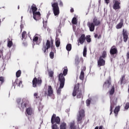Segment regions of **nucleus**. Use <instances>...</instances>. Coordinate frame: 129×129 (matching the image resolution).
I'll list each match as a JSON object with an SVG mask.
<instances>
[{
  "instance_id": "obj_1",
  "label": "nucleus",
  "mask_w": 129,
  "mask_h": 129,
  "mask_svg": "<svg viewBox=\"0 0 129 129\" xmlns=\"http://www.w3.org/2000/svg\"><path fill=\"white\" fill-rule=\"evenodd\" d=\"M100 24V21L97 20V18H94L92 22H88L87 26L89 28L90 32H93L95 28V26H99Z\"/></svg>"
},
{
  "instance_id": "obj_2",
  "label": "nucleus",
  "mask_w": 129,
  "mask_h": 129,
  "mask_svg": "<svg viewBox=\"0 0 129 129\" xmlns=\"http://www.w3.org/2000/svg\"><path fill=\"white\" fill-rule=\"evenodd\" d=\"M60 118L58 116L56 117V114H53L51 119L52 123V129H58L57 124H60Z\"/></svg>"
},
{
  "instance_id": "obj_3",
  "label": "nucleus",
  "mask_w": 129,
  "mask_h": 129,
  "mask_svg": "<svg viewBox=\"0 0 129 129\" xmlns=\"http://www.w3.org/2000/svg\"><path fill=\"white\" fill-rule=\"evenodd\" d=\"M28 103H29V101L27 98H23L22 99H17L18 106L20 109H24L27 106Z\"/></svg>"
},
{
  "instance_id": "obj_4",
  "label": "nucleus",
  "mask_w": 129,
  "mask_h": 129,
  "mask_svg": "<svg viewBox=\"0 0 129 129\" xmlns=\"http://www.w3.org/2000/svg\"><path fill=\"white\" fill-rule=\"evenodd\" d=\"M58 80L60 82V86L57 90V94H60V93H61V89L64 87V84H65V78H64L62 74L59 75Z\"/></svg>"
},
{
  "instance_id": "obj_5",
  "label": "nucleus",
  "mask_w": 129,
  "mask_h": 129,
  "mask_svg": "<svg viewBox=\"0 0 129 129\" xmlns=\"http://www.w3.org/2000/svg\"><path fill=\"white\" fill-rule=\"evenodd\" d=\"M51 6L53 8V12L54 16L58 17L59 14H60V10L59 9V6H58V3L56 2H52Z\"/></svg>"
},
{
  "instance_id": "obj_6",
  "label": "nucleus",
  "mask_w": 129,
  "mask_h": 129,
  "mask_svg": "<svg viewBox=\"0 0 129 129\" xmlns=\"http://www.w3.org/2000/svg\"><path fill=\"white\" fill-rule=\"evenodd\" d=\"M76 95L78 98H80L82 95L81 92L79 91V84H77L75 85L73 92V96L75 97Z\"/></svg>"
},
{
  "instance_id": "obj_7",
  "label": "nucleus",
  "mask_w": 129,
  "mask_h": 129,
  "mask_svg": "<svg viewBox=\"0 0 129 129\" xmlns=\"http://www.w3.org/2000/svg\"><path fill=\"white\" fill-rule=\"evenodd\" d=\"M51 47V42L49 40H47L46 43H45V45H44L42 48V50L44 51V53H46L48 52V49H50Z\"/></svg>"
},
{
  "instance_id": "obj_8",
  "label": "nucleus",
  "mask_w": 129,
  "mask_h": 129,
  "mask_svg": "<svg viewBox=\"0 0 129 129\" xmlns=\"http://www.w3.org/2000/svg\"><path fill=\"white\" fill-rule=\"evenodd\" d=\"M33 86V87H36L37 85H41V83H42V80L41 79H37L36 78H35L32 81Z\"/></svg>"
},
{
  "instance_id": "obj_9",
  "label": "nucleus",
  "mask_w": 129,
  "mask_h": 129,
  "mask_svg": "<svg viewBox=\"0 0 129 129\" xmlns=\"http://www.w3.org/2000/svg\"><path fill=\"white\" fill-rule=\"evenodd\" d=\"M84 117V110H81L79 112V114L77 117L78 121H80L82 120V118Z\"/></svg>"
},
{
  "instance_id": "obj_10",
  "label": "nucleus",
  "mask_w": 129,
  "mask_h": 129,
  "mask_svg": "<svg viewBox=\"0 0 129 129\" xmlns=\"http://www.w3.org/2000/svg\"><path fill=\"white\" fill-rule=\"evenodd\" d=\"M45 95H47L48 96H50L51 94H53V89H52V87L51 86H48L47 88V92H45Z\"/></svg>"
},
{
  "instance_id": "obj_11",
  "label": "nucleus",
  "mask_w": 129,
  "mask_h": 129,
  "mask_svg": "<svg viewBox=\"0 0 129 129\" xmlns=\"http://www.w3.org/2000/svg\"><path fill=\"white\" fill-rule=\"evenodd\" d=\"M85 41V35L82 34L79 39L78 40V43H80L81 45L84 43ZM78 46H79V43H78Z\"/></svg>"
},
{
  "instance_id": "obj_12",
  "label": "nucleus",
  "mask_w": 129,
  "mask_h": 129,
  "mask_svg": "<svg viewBox=\"0 0 129 129\" xmlns=\"http://www.w3.org/2000/svg\"><path fill=\"white\" fill-rule=\"evenodd\" d=\"M33 17L34 20L35 21H38L39 19H40V17H41V13L39 12H36L33 14Z\"/></svg>"
},
{
  "instance_id": "obj_13",
  "label": "nucleus",
  "mask_w": 129,
  "mask_h": 129,
  "mask_svg": "<svg viewBox=\"0 0 129 129\" xmlns=\"http://www.w3.org/2000/svg\"><path fill=\"white\" fill-rule=\"evenodd\" d=\"M122 36H123V39L124 42H126L128 38L127 36V31H126V30L123 29Z\"/></svg>"
},
{
  "instance_id": "obj_14",
  "label": "nucleus",
  "mask_w": 129,
  "mask_h": 129,
  "mask_svg": "<svg viewBox=\"0 0 129 129\" xmlns=\"http://www.w3.org/2000/svg\"><path fill=\"white\" fill-rule=\"evenodd\" d=\"M105 64V61L104 60L103 58L99 57V60H98V66L100 67V66H104Z\"/></svg>"
},
{
  "instance_id": "obj_15",
  "label": "nucleus",
  "mask_w": 129,
  "mask_h": 129,
  "mask_svg": "<svg viewBox=\"0 0 129 129\" xmlns=\"http://www.w3.org/2000/svg\"><path fill=\"white\" fill-rule=\"evenodd\" d=\"M119 5H120V3H119V2L115 1V3L114 4V5L113 6V9L114 10H118V9L120 8Z\"/></svg>"
},
{
  "instance_id": "obj_16",
  "label": "nucleus",
  "mask_w": 129,
  "mask_h": 129,
  "mask_svg": "<svg viewBox=\"0 0 129 129\" xmlns=\"http://www.w3.org/2000/svg\"><path fill=\"white\" fill-rule=\"evenodd\" d=\"M70 129H79L78 126L75 125V122L73 121L70 124Z\"/></svg>"
},
{
  "instance_id": "obj_17",
  "label": "nucleus",
  "mask_w": 129,
  "mask_h": 129,
  "mask_svg": "<svg viewBox=\"0 0 129 129\" xmlns=\"http://www.w3.org/2000/svg\"><path fill=\"white\" fill-rule=\"evenodd\" d=\"M110 53L111 55H114V54H116L117 53V49H116L114 46L112 47L110 50Z\"/></svg>"
},
{
  "instance_id": "obj_18",
  "label": "nucleus",
  "mask_w": 129,
  "mask_h": 129,
  "mask_svg": "<svg viewBox=\"0 0 129 129\" xmlns=\"http://www.w3.org/2000/svg\"><path fill=\"white\" fill-rule=\"evenodd\" d=\"M109 86H110V82L107 80L104 83L103 85V87L104 88H109Z\"/></svg>"
},
{
  "instance_id": "obj_19",
  "label": "nucleus",
  "mask_w": 129,
  "mask_h": 129,
  "mask_svg": "<svg viewBox=\"0 0 129 129\" xmlns=\"http://www.w3.org/2000/svg\"><path fill=\"white\" fill-rule=\"evenodd\" d=\"M31 10L32 11L33 14H34V13L35 14L36 13H38V12H37V7H36V5H33L31 6Z\"/></svg>"
},
{
  "instance_id": "obj_20",
  "label": "nucleus",
  "mask_w": 129,
  "mask_h": 129,
  "mask_svg": "<svg viewBox=\"0 0 129 129\" xmlns=\"http://www.w3.org/2000/svg\"><path fill=\"white\" fill-rule=\"evenodd\" d=\"M26 112L28 115H32L33 114V110L31 108H28L26 109Z\"/></svg>"
},
{
  "instance_id": "obj_21",
  "label": "nucleus",
  "mask_w": 129,
  "mask_h": 129,
  "mask_svg": "<svg viewBox=\"0 0 129 129\" xmlns=\"http://www.w3.org/2000/svg\"><path fill=\"white\" fill-rule=\"evenodd\" d=\"M60 38H55V45L56 47H58L60 46Z\"/></svg>"
},
{
  "instance_id": "obj_22",
  "label": "nucleus",
  "mask_w": 129,
  "mask_h": 129,
  "mask_svg": "<svg viewBox=\"0 0 129 129\" xmlns=\"http://www.w3.org/2000/svg\"><path fill=\"white\" fill-rule=\"evenodd\" d=\"M40 37V35L39 34H36L33 38V42H37L38 40H39V37Z\"/></svg>"
},
{
  "instance_id": "obj_23",
  "label": "nucleus",
  "mask_w": 129,
  "mask_h": 129,
  "mask_svg": "<svg viewBox=\"0 0 129 129\" xmlns=\"http://www.w3.org/2000/svg\"><path fill=\"white\" fill-rule=\"evenodd\" d=\"M66 49L67 51H70L72 49V45L70 43L68 44L66 46Z\"/></svg>"
},
{
  "instance_id": "obj_24",
  "label": "nucleus",
  "mask_w": 129,
  "mask_h": 129,
  "mask_svg": "<svg viewBox=\"0 0 129 129\" xmlns=\"http://www.w3.org/2000/svg\"><path fill=\"white\" fill-rule=\"evenodd\" d=\"M118 111H119V107L117 106L115 108L114 110V113H115V115L116 116H117V113H118Z\"/></svg>"
},
{
  "instance_id": "obj_25",
  "label": "nucleus",
  "mask_w": 129,
  "mask_h": 129,
  "mask_svg": "<svg viewBox=\"0 0 129 129\" xmlns=\"http://www.w3.org/2000/svg\"><path fill=\"white\" fill-rule=\"evenodd\" d=\"M80 79L81 80H83V79H84V72H83V70H82L81 72V74L80 76Z\"/></svg>"
},
{
  "instance_id": "obj_26",
  "label": "nucleus",
  "mask_w": 129,
  "mask_h": 129,
  "mask_svg": "<svg viewBox=\"0 0 129 129\" xmlns=\"http://www.w3.org/2000/svg\"><path fill=\"white\" fill-rule=\"evenodd\" d=\"M68 72V69H67V67H64V70L63 71V74H61L63 75H64V76H66V75H67V73Z\"/></svg>"
},
{
  "instance_id": "obj_27",
  "label": "nucleus",
  "mask_w": 129,
  "mask_h": 129,
  "mask_svg": "<svg viewBox=\"0 0 129 129\" xmlns=\"http://www.w3.org/2000/svg\"><path fill=\"white\" fill-rule=\"evenodd\" d=\"M87 54V48H86V46H84V50H83V56L84 57H86V55Z\"/></svg>"
},
{
  "instance_id": "obj_28",
  "label": "nucleus",
  "mask_w": 129,
  "mask_h": 129,
  "mask_svg": "<svg viewBox=\"0 0 129 129\" xmlns=\"http://www.w3.org/2000/svg\"><path fill=\"white\" fill-rule=\"evenodd\" d=\"M26 38H27V32L26 31H24L22 34V40H24V39L25 40Z\"/></svg>"
},
{
  "instance_id": "obj_29",
  "label": "nucleus",
  "mask_w": 129,
  "mask_h": 129,
  "mask_svg": "<svg viewBox=\"0 0 129 129\" xmlns=\"http://www.w3.org/2000/svg\"><path fill=\"white\" fill-rule=\"evenodd\" d=\"M72 23L73 25H77V19L76 17H74L72 20Z\"/></svg>"
},
{
  "instance_id": "obj_30",
  "label": "nucleus",
  "mask_w": 129,
  "mask_h": 129,
  "mask_svg": "<svg viewBox=\"0 0 129 129\" xmlns=\"http://www.w3.org/2000/svg\"><path fill=\"white\" fill-rule=\"evenodd\" d=\"M113 106V101L112 100H111V105H110V114H111L112 113V107Z\"/></svg>"
},
{
  "instance_id": "obj_31",
  "label": "nucleus",
  "mask_w": 129,
  "mask_h": 129,
  "mask_svg": "<svg viewBox=\"0 0 129 129\" xmlns=\"http://www.w3.org/2000/svg\"><path fill=\"white\" fill-rule=\"evenodd\" d=\"M122 25H123V23L122 22H120L116 26V29H121V28L122 27Z\"/></svg>"
},
{
  "instance_id": "obj_32",
  "label": "nucleus",
  "mask_w": 129,
  "mask_h": 129,
  "mask_svg": "<svg viewBox=\"0 0 129 129\" xmlns=\"http://www.w3.org/2000/svg\"><path fill=\"white\" fill-rule=\"evenodd\" d=\"M56 35V38H59V36H61V30H60L59 29L58 30H57Z\"/></svg>"
},
{
  "instance_id": "obj_33",
  "label": "nucleus",
  "mask_w": 129,
  "mask_h": 129,
  "mask_svg": "<svg viewBox=\"0 0 129 129\" xmlns=\"http://www.w3.org/2000/svg\"><path fill=\"white\" fill-rule=\"evenodd\" d=\"M124 76H122L121 78L120 79V81H119V83L121 85L122 83H123V81H124Z\"/></svg>"
},
{
  "instance_id": "obj_34",
  "label": "nucleus",
  "mask_w": 129,
  "mask_h": 129,
  "mask_svg": "<svg viewBox=\"0 0 129 129\" xmlns=\"http://www.w3.org/2000/svg\"><path fill=\"white\" fill-rule=\"evenodd\" d=\"M60 129H66V123H61L60 124Z\"/></svg>"
},
{
  "instance_id": "obj_35",
  "label": "nucleus",
  "mask_w": 129,
  "mask_h": 129,
  "mask_svg": "<svg viewBox=\"0 0 129 129\" xmlns=\"http://www.w3.org/2000/svg\"><path fill=\"white\" fill-rule=\"evenodd\" d=\"M75 63L76 65H78L79 63H80V59H79V57H77L75 59Z\"/></svg>"
},
{
  "instance_id": "obj_36",
  "label": "nucleus",
  "mask_w": 129,
  "mask_h": 129,
  "mask_svg": "<svg viewBox=\"0 0 129 129\" xmlns=\"http://www.w3.org/2000/svg\"><path fill=\"white\" fill-rule=\"evenodd\" d=\"M21 74H22V72L21 71V70H19L16 72V77H17V78H19V77L21 76Z\"/></svg>"
},
{
  "instance_id": "obj_37",
  "label": "nucleus",
  "mask_w": 129,
  "mask_h": 129,
  "mask_svg": "<svg viewBox=\"0 0 129 129\" xmlns=\"http://www.w3.org/2000/svg\"><path fill=\"white\" fill-rule=\"evenodd\" d=\"M114 93V87H112L109 91L110 95H112Z\"/></svg>"
},
{
  "instance_id": "obj_38",
  "label": "nucleus",
  "mask_w": 129,
  "mask_h": 129,
  "mask_svg": "<svg viewBox=\"0 0 129 129\" xmlns=\"http://www.w3.org/2000/svg\"><path fill=\"white\" fill-rule=\"evenodd\" d=\"M106 57V51H103L102 56H101L100 57H101L102 59H104Z\"/></svg>"
},
{
  "instance_id": "obj_39",
  "label": "nucleus",
  "mask_w": 129,
  "mask_h": 129,
  "mask_svg": "<svg viewBox=\"0 0 129 129\" xmlns=\"http://www.w3.org/2000/svg\"><path fill=\"white\" fill-rule=\"evenodd\" d=\"M12 46H13V41L9 40L8 42V47H9V48H11Z\"/></svg>"
},
{
  "instance_id": "obj_40",
  "label": "nucleus",
  "mask_w": 129,
  "mask_h": 129,
  "mask_svg": "<svg viewBox=\"0 0 129 129\" xmlns=\"http://www.w3.org/2000/svg\"><path fill=\"white\" fill-rule=\"evenodd\" d=\"M4 77H0V87L2 86V85L3 84V83H4Z\"/></svg>"
},
{
  "instance_id": "obj_41",
  "label": "nucleus",
  "mask_w": 129,
  "mask_h": 129,
  "mask_svg": "<svg viewBox=\"0 0 129 129\" xmlns=\"http://www.w3.org/2000/svg\"><path fill=\"white\" fill-rule=\"evenodd\" d=\"M49 56L51 59H54V52H50L49 53Z\"/></svg>"
},
{
  "instance_id": "obj_42",
  "label": "nucleus",
  "mask_w": 129,
  "mask_h": 129,
  "mask_svg": "<svg viewBox=\"0 0 129 129\" xmlns=\"http://www.w3.org/2000/svg\"><path fill=\"white\" fill-rule=\"evenodd\" d=\"M87 37V38H86L87 42H88V43H90V42H91V39L90 38V36L88 35Z\"/></svg>"
},
{
  "instance_id": "obj_43",
  "label": "nucleus",
  "mask_w": 129,
  "mask_h": 129,
  "mask_svg": "<svg viewBox=\"0 0 129 129\" xmlns=\"http://www.w3.org/2000/svg\"><path fill=\"white\" fill-rule=\"evenodd\" d=\"M125 109H128L129 108V103L127 102L125 104Z\"/></svg>"
},
{
  "instance_id": "obj_44",
  "label": "nucleus",
  "mask_w": 129,
  "mask_h": 129,
  "mask_svg": "<svg viewBox=\"0 0 129 129\" xmlns=\"http://www.w3.org/2000/svg\"><path fill=\"white\" fill-rule=\"evenodd\" d=\"M90 102H91L90 100L89 99L87 100L86 103H87V106H89V105H90Z\"/></svg>"
},
{
  "instance_id": "obj_45",
  "label": "nucleus",
  "mask_w": 129,
  "mask_h": 129,
  "mask_svg": "<svg viewBox=\"0 0 129 129\" xmlns=\"http://www.w3.org/2000/svg\"><path fill=\"white\" fill-rule=\"evenodd\" d=\"M53 72H52V71L49 72V77H53Z\"/></svg>"
},
{
  "instance_id": "obj_46",
  "label": "nucleus",
  "mask_w": 129,
  "mask_h": 129,
  "mask_svg": "<svg viewBox=\"0 0 129 129\" xmlns=\"http://www.w3.org/2000/svg\"><path fill=\"white\" fill-rule=\"evenodd\" d=\"M34 97H36V98H37L38 99V98H40V97L38 96V93H35L34 94Z\"/></svg>"
},
{
  "instance_id": "obj_47",
  "label": "nucleus",
  "mask_w": 129,
  "mask_h": 129,
  "mask_svg": "<svg viewBox=\"0 0 129 129\" xmlns=\"http://www.w3.org/2000/svg\"><path fill=\"white\" fill-rule=\"evenodd\" d=\"M59 4V6H60V7H63V3H62V1H61L60 0L58 1Z\"/></svg>"
},
{
  "instance_id": "obj_48",
  "label": "nucleus",
  "mask_w": 129,
  "mask_h": 129,
  "mask_svg": "<svg viewBox=\"0 0 129 129\" xmlns=\"http://www.w3.org/2000/svg\"><path fill=\"white\" fill-rule=\"evenodd\" d=\"M23 82H22V81H20V82H19V86L20 87H23Z\"/></svg>"
},
{
  "instance_id": "obj_49",
  "label": "nucleus",
  "mask_w": 129,
  "mask_h": 129,
  "mask_svg": "<svg viewBox=\"0 0 129 129\" xmlns=\"http://www.w3.org/2000/svg\"><path fill=\"white\" fill-rule=\"evenodd\" d=\"M105 1V4H106V5H108V4H109V0H104Z\"/></svg>"
},
{
  "instance_id": "obj_50",
  "label": "nucleus",
  "mask_w": 129,
  "mask_h": 129,
  "mask_svg": "<svg viewBox=\"0 0 129 129\" xmlns=\"http://www.w3.org/2000/svg\"><path fill=\"white\" fill-rule=\"evenodd\" d=\"M23 28H24V25H23V24H21V25H20V28H21V31H22Z\"/></svg>"
},
{
  "instance_id": "obj_51",
  "label": "nucleus",
  "mask_w": 129,
  "mask_h": 129,
  "mask_svg": "<svg viewBox=\"0 0 129 129\" xmlns=\"http://www.w3.org/2000/svg\"><path fill=\"white\" fill-rule=\"evenodd\" d=\"M71 13H73L74 12V9H73V8H72L71 9Z\"/></svg>"
},
{
  "instance_id": "obj_52",
  "label": "nucleus",
  "mask_w": 129,
  "mask_h": 129,
  "mask_svg": "<svg viewBox=\"0 0 129 129\" xmlns=\"http://www.w3.org/2000/svg\"><path fill=\"white\" fill-rule=\"evenodd\" d=\"M127 57L128 59H129V51H128V52L127 53Z\"/></svg>"
},
{
  "instance_id": "obj_53",
  "label": "nucleus",
  "mask_w": 129,
  "mask_h": 129,
  "mask_svg": "<svg viewBox=\"0 0 129 129\" xmlns=\"http://www.w3.org/2000/svg\"><path fill=\"white\" fill-rule=\"evenodd\" d=\"M94 37L95 38H97V37H98V35L97 34H95Z\"/></svg>"
},
{
  "instance_id": "obj_54",
  "label": "nucleus",
  "mask_w": 129,
  "mask_h": 129,
  "mask_svg": "<svg viewBox=\"0 0 129 129\" xmlns=\"http://www.w3.org/2000/svg\"><path fill=\"white\" fill-rule=\"evenodd\" d=\"M103 128V127L102 126H100L99 128V129H102Z\"/></svg>"
},
{
  "instance_id": "obj_55",
  "label": "nucleus",
  "mask_w": 129,
  "mask_h": 129,
  "mask_svg": "<svg viewBox=\"0 0 129 129\" xmlns=\"http://www.w3.org/2000/svg\"><path fill=\"white\" fill-rule=\"evenodd\" d=\"M17 81H18V79H17L16 80V82H15V84H16V82H17Z\"/></svg>"
},
{
  "instance_id": "obj_56",
  "label": "nucleus",
  "mask_w": 129,
  "mask_h": 129,
  "mask_svg": "<svg viewBox=\"0 0 129 129\" xmlns=\"http://www.w3.org/2000/svg\"><path fill=\"white\" fill-rule=\"evenodd\" d=\"M95 129H98V126H96Z\"/></svg>"
},
{
  "instance_id": "obj_57",
  "label": "nucleus",
  "mask_w": 129,
  "mask_h": 129,
  "mask_svg": "<svg viewBox=\"0 0 129 129\" xmlns=\"http://www.w3.org/2000/svg\"><path fill=\"white\" fill-rule=\"evenodd\" d=\"M49 15H50V14H48L47 15V17H48V16H49Z\"/></svg>"
},
{
  "instance_id": "obj_58",
  "label": "nucleus",
  "mask_w": 129,
  "mask_h": 129,
  "mask_svg": "<svg viewBox=\"0 0 129 129\" xmlns=\"http://www.w3.org/2000/svg\"><path fill=\"white\" fill-rule=\"evenodd\" d=\"M4 20H5V18H3V21H4Z\"/></svg>"
},
{
  "instance_id": "obj_59",
  "label": "nucleus",
  "mask_w": 129,
  "mask_h": 129,
  "mask_svg": "<svg viewBox=\"0 0 129 129\" xmlns=\"http://www.w3.org/2000/svg\"><path fill=\"white\" fill-rule=\"evenodd\" d=\"M18 9H20V7L19 6H18Z\"/></svg>"
},
{
  "instance_id": "obj_60",
  "label": "nucleus",
  "mask_w": 129,
  "mask_h": 129,
  "mask_svg": "<svg viewBox=\"0 0 129 129\" xmlns=\"http://www.w3.org/2000/svg\"><path fill=\"white\" fill-rule=\"evenodd\" d=\"M21 19H23V16H22V17H21Z\"/></svg>"
},
{
  "instance_id": "obj_61",
  "label": "nucleus",
  "mask_w": 129,
  "mask_h": 129,
  "mask_svg": "<svg viewBox=\"0 0 129 129\" xmlns=\"http://www.w3.org/2000/svg\"><path fill=\"white\" fill-rule=\"evenodd\" d=\"M52 47H53V46H51V48H52Z\"/></svg>"
},
{
  "instance_id": "obj_62",
  "label": "nucleus",
  "mask_w": 129,
  "mask_h": 129,
  "mask_svg": "<svg viewBox=\"0 0 129 129\" xmlns=\"http://www.w3.org/2000/svg\"><path fill=\"white\" fill-rule=\"evenodd\" d=\"M84 69H85V67L84 68Z\"/></svg>"
},
{
  "instance_id": "obj_63",
  "label": "nucleus",
  "mask_w": 129,
  "mask_h": 129,
  "mask_svg": "<svg viewBox=\"0 0 129 129\" xmlns=\"http://www.w3.org/2000/svg\"><path fill=\"white\" fill-rule=\"evenodd\" d=\"M82 61H83V59H82Z\"/></svg>"
}]
</instances>
